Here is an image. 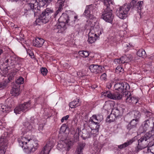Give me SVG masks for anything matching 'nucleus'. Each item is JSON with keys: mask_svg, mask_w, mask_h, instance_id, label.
Wrapping results in <instances>:
<instances>
[{"mask_svg": "<svg viewBox=\"0 0 154 154\" xmlns=\"http://www.w3.org/2000/svg\"><path fill=\"white\" fill-rule=\"evenodd\" d=\"M20 145L25 150L26 153L33 152L37 149L38 144L37 141L26 137H22L21 140H19Z\"/></svg>", "mask_w": 154, "mask_h": 154, "instance_id": "nucleus-1", "label": "nucleus"}, {"mask_svg": "<svg viewBox=\"0 0 154 154\" xmlns=\"http://www.w3.org/2000/svg\"><path fill=\"white\" fill-rule=\"evenodd\" d=\"M151 137H154V130H152L146 133L138 140V145L136 148V152L146 148L148 144V141Z\"/></svg>", "mask_w": 154, "mask_h": 154, "instance_id": "nucleus-2", "label": "nucleus"}, {"mask_svg": "<svg viewBox=\"0 0 154 154\" xmlns=\"http://www.w3.org/2000/svg\"><path fill=\"white\" fill-rule=\"evenodd\" d=\"M53 14L54 10L53 8H47L42 12L39 19H37L35 21H38L39 20H41L42 23H46L48 22L51 18H53Z\"/></svg>", "mask_w": 154, "mask_h": 154, "instance_id": "nucleus-3", "label": "nucleus"}, {"mask_svg": "<svg viewBox=\"0 0 154 154\" xmlns=\"http://www.w3.org/2000/svg\"><path fill=\"white\" fill-rule=\"evenodd\" d=\"M132 6H130L127 4H124L120 7L116 11L117 16L121 19H125L127 16L128 13L130 10V8Z\"/></svg>", "mask_w": 154, "mask_h": 154, "instance_id": "nucleus-4", "label": "nucleus"}, {"mask_svg": "<svg viewBox=\"0 0 154 154\" xmlns=\"http://www.w3.org/2000/svg\"><path fill=\"white\" fill-rule=\"evenodd\" d=\"M55 140L49 139L47 142L46 145L44 147L39 154H49L51 149L55 144Z\"/></svg>", "mask_w": 154, "mask_h": 154, "instance_id": "nucleus-5", "label": "nucleus"}, {"mask_svg": "<svg viewBox=\"0 0 154 154\" xmlns=\"http://www.w3.org/2000/svg\"><path fill=\"white\" fill-rule=\"evenodd\" d=\"M129 85L126 83H118L115 84L114 88L116 91H118L119 93L125 92L124 90L127 91L129 89Z\"/></svg>", "mask_w": 154, "mask_h": 154, "instance_id": "nucleus-6", "label": "nucleus"}, {"mask_svg": "<svg viewBox=\"0 0 154 154\" xmlns=\"http://www.w3.org/2000/svg\"><path fill=\"white\" fill-rule=\"evenodd\" d=\"M95 8L92 5H89L86 7L84 14L88 19H93L94 17L93 14L95 12Z\"/></svg>", "mask_w": 154, "mask_h": 154, "instance_id": "nucleus-7", "label": "nucleus"}, {"mask_svg": "<svg viewBox=\"0 0 154 154\" xmlns=\"http://www.w3.org/2000/svg\"><path fill=\"white\" fill-rule=\"evenodd\" d=\"M103 95L109 99L114 100H120L122 97V94L117 91L112 93L109 91H107L104 93Z\"/></svg>", "mask_w": 154, "mask_h": 154, "instance_id": "nucleus-8", "label": "nucleus"}, {"mask_svg": "<svg viewBox=\"0 0 154 154\" xmlns=\"http://www.w3.org/2000/svg\"><path fill=\"white\" fill-rule=\"evenodd\" d=\"M123 95H125V97L126 103L134 104L137 103L138 101V98L133 96L131 92H127L125 91Z\"/></svg>", "mask_w": 154, "mask_h": 154, "instance_id": "nucleus-9", "label": "nucleus"}, {"mask_svg": "<svg viewBox=\"0 0 154 154\" xmlns=\"http://www.w3.org/2000/svg\"><path fill=\"white\" fill-rule=\"evenodd\" d=\"M103 32L102 29L99 27L91 28L88 33V36L97 38L102 34Z\"/></svg>", "mask_w": 154, "mask_h": 154, "instance_id": "nucleus-10", "label": "nucleus"}, {"mask_svg": "<svg viewBox=\"0 0 154 154\" xmlns=\"http://www.w3.org/2000/svg\"><path fill=\"white\" fill-rule=\"evenodd\" d=\"M8 140L5 137L0 138V154H4L7 147Z\"/></svg>", "mask_w": 154, "mask_h": 154, "instance_id": "nucleus-11", "label": "nucleus"}, {"mask_svg": "<svg viewBox=\"0 0 154 154\" xmlns=\"http://www.w3.org/2000/svg\"><path fill=\"white\" fill-rule=\"evenodd\" d=\"M103 119V117L102 115H99L97 116L96 115H93L91 117L88 121V124L89 125L91 124H97V125H99V124Z\"/></svg>", "mask_w": 154, "mask_h": 154, "instance_id": "nucleus-12", "label": "nucleus"}, {"mask_svg": "<svg viewBox=\"0 0 154 154\" xmlns=\"http://www.w3.org/2000/svg\"><path fill=\"white\" fill-rule=\"evenodd\" d=\"M149 127H152L150 118L144 122L143 127H141L139 129V133H141L146 131Z\"/></svg>", "mask_w": 154, "mask_h": 154, "instance_id": "nucleus-13", "label": "nucleus"}, {"mask_svg": "<svg viewBox=\"0 0 154 154\" xmlns=\"http://www.w3.org/2000/svg\"><path fill=\"white\" fill-rule=\"evenodd\" d=\"M113 103H109L106 105L108 106H109L110 107V108H111L112 106H113V108H112L111 112L117 117L121 115L120 107L116 106H113Z\"/></svg>", "mask_w": 154, "mask_h": 154, "instance_id": "nucleus-14", "label": "nucleus"}, {"mask_svg": "<svg viewBox=\"0 0 154 154\" xmlns=\"http://www.w3.org/2000/svg\"><path fill=\"white\" fill-rule=\"evenodd\" d=\"M14 102L12 100H11L9 102L8 105H6L0 104V110L3 112H7L12 107L14 106Z\"/></svg>", "mask_w": 154, "mask_h": 154, "instance_id": "nucleus-15", "label": "nucleus"}, {"mask_svg": "<svg viewBox=\"0 0 154 154\" xmlns=\"http://www.w3.org/2000/svg\"><path fill=\"white\" fill-rule=\"evenodd\" d=\"M38 3V0H30V3H28L27 5L29 9L27 10V11H29L30 10H32L34 12V15H35L36 13L34 10L37 8Z\"/></svg>", "mask_w": 154, "mask_h": 154, "instance_id": "nucleus-16", "label": "nucleus"}, {"mask_svg": "<svg viewBox=\"0 0 154 154\" xmlns=\"http://www.w3.org/2000/svg\"><path fill=\"white\" fill-rule=\"evenodd\" d=\"M138 0H131L130 3V5L132 6V8H136L139 12L142 8V5L143 4V2L139 1L137 3V2Z\"/></svg>", "mask_w": 154, "mask_h": 154, "instance_id": "nucleus-17", "label": "nucleus"}, {"mask_svg": "<svg viewBox=\"0 0 154 154\" xmlns=\"http://www.w3.org/2000/svg\"><path fill=\"white\" fill-rule=\"evenodd\" d=\"M66 29V26L64 23L60 22L54 26V30L57 33H62Z\"/></svg>", "mask_w": 154, "mask_h": 154, "instance_id": "nucleus-18", "label": "nucleus"}, {"mask_svg": "<svg viewBox=\"0 0 154 154\" xmlns=\"http://www.w3.org/2000/svg\"><path fill=\"white\" fill-rule=\"evenodd\" d=\"M93 125L91 128L90 127L91 129L90 132L91 136L93 137H95L98 134L99 129L100 128V125H97V124H92Z\"/></svg>", "mask_w": 154, "mask_h": 154, "instance_id": "nucleus-19", "label": "nucleus"}, {"mask_svg": "<svg viewBox=\"0 0 154 154\" xmlns=\"http://www.w3.org/2000/svg\"><path fill=\"white\" fill-rule=\"evenodd\" d=\"M45 42L44 40L39 38H36L35 40L33 41V46L37 47H41Z\"/></svg>", "mask_w": 154, "mask_h": 154, "instance_id": "nucleus-20", "label": "nucleus"}, {"mask_svg": "<svg viewBox=\"0 0 154 154\" xmlns=\"http://www.w3.org/2000/svg\"><path fill=\"white\" fill-rule=\"evenodd\" d=\"M60 20H61L60 22L61 23H64L66 26V23H69V24H71V19L69 18L68 15L66 14H64L60 18Z\"/></svg>", "mask_w": 154, "mask_h": 154, "instance_id": "nucleus-21", "label": "nucleus"}, {"mask_svg": "<svg viewBox=\"0 0 154 154\" xmlns=\"http://www.w3.org/2000/svg\"><path fill=\"white\" fill-rule=\"evenodd\" d=\"M20 85H15L12 88L11 91V93L12 96H16L20 94Z\"/></svg>", "mask_w": 154, "mask_h": 154, "instance_id": "nucleus-22", "label": "nucleus"}, {"mask_svg": "<svg viewBox=\"0 0 154 154\" xmlns=\"http://www.w3.org/2000/svg\"><path fill=\"white\" fill-rule=\"evenodd\" d=\"M138 119H133L127 126V129L130 130L133 128H135L136 127V125L138 123Z\"/></svg>", "mask_w": 154, "mask_h": 154, "instance_id": "nucleus-23", "label": "nucleus"}, {"mask_svg": "<svg viewBox=\"0 0 154 154\" xmlns=\"http://www.w3.org/2000/svg\"><path fill=\"white\" fill-rule=\"evenodd\" d=\"M67 147L68 149L70 146L63 142H62L61 143H59L57 145V148L59 150H66Z\"/></svg>", "mask_w": 154, "mask_h": 154, "instance_id": "nucleus-24", "label": "nucleus"}, {"mask_svg": "<svg viewBox=\"0 0 154 154\" xmlns=\"http://www.w3.org/2000/svg\"><path fill=\"white\" fill-rule=\"evenodd\" d=\"M85 145V143H79L78 146L75 151V154H83L82 149H84Z\"/></svg>", "mask_w": 154, "mask_h": 154, "instance_id": "nucleus-25", "label": "nucleus"}, {"mask_svg": "<svg viewBox=\"0 0 154 154\" xmlns=\"http://www.w3.org/2000/svg\"><path fill=\"white\" fill-rule=\"evenodd\" d=\"M134 138H133L132 139L128 141L123 144L119 145L118 146V147L120 149H123L131 144L134 141Z\"/></svg>", "mask_w": 154, "mask_h": 154, "instance_id": "nucleus-26", "label": "nucleus"}, {"mask_svg": "<svg viewBox=\"0 0 154 154\" xmlns=\"http://www.w3.org/2000/svg\"><path fill=\"white\" fill-rule=\"evenodd\" d=\"M5 63H8V67H13L15 63V59L13 57H11L9 59H7L5 61Z\"/></svg>", "mask_w": 154, "mask_h": 154, "instance_id": "nucleus-27", "label": "nucleus"}, {"mask_svg": "<svg viewBox=\"0 0 154 154\" xmlns=\"http://www.w3.org/2000/svg\"><path fill=\"white\" fill-rule=\"evenodd\" d=\"M20 105L23 112H26L30 109V101L25 102L24 103Z\"/></svg>", "mask_w": 154, "mask_h": 154, "instance_id": "nucleus-28", "label": "nucleus"}, {"mask_svg": "<svg viewBox=\"0 0 154 154\" xmlns=\"http://www.w3.org/2000/svg\"><path fill=\"white\" fill-rule=\"evenodd\" d=\"M82 134H81V136L84 139L90 138L91 137V134L89 130L88 131V130L86 129H83L82 131Z\"/></svg>", "mask_w": 154, "mask_h": 154, "instance_id": "nucleus-29", "label": "nucleus"}, {"mask_svg": "<svg viewBox=\"0 0 154 154\" xmlns=\"http://www.w3.org/2000/svg\"><path fill=\"white\" fill-rule=\"evenodd\" d=\"M79 99H77L70 102L69 104V107L73 108L80 106V103H79Z\"/></svg>", "mask_w": 154, "mask_h": 154, "instance_id": "nucleus-30", "label": "nucleus"}, {"mask_svg": "<svg viewBox=\"0 0 154 154\" xmlns=\"http://www.w3.org/2000/svg\"><path fill=\"white\" fill-rule=\"evenodd\" d=\"M116 118H117V117L112 112H111L110 114L107 118L106 120V122H113L115 120Z\"/></svg>", "mask_w": 154, "mask_h": 154, "instance_id": "nucleus-31", "label": "nucleus"}, {"mask_svg": "<svg viewBox=\"0 0 154 154\" xmlns=\"http://www.w3.org/2000/svg\"><path fill=\"white\" fill-rule=\"evenodd\" d=\"M79 131L80 129L79 128H76L75 132L74 135V138H73V140L74 142H77L79 140Z\"/></svg>", "mask_w": 154, "mask_h": 154, "instance_id": "nucleus-32", "label": "nucleus"}, {"mask_svg": "<svg viewBox=\"0 0 154 154\" xmlns=\"http://www.w3.org/2000/svg\"><path fill=\"white\" fill-rule=\"evenodd\" d=\"M25 129L26 132H29L31 131L32 129V126L28 122L25 123Z\"/></svg>", "mask_w": 154, "mask_h": 154, "instance_id": "nucleus-33", "label": "nucleus"}, {"mask_svg": "<svg viewBox=\"0 0 154 154\" xmlns=\"http://www.w3.org/2000/svg\"><path fill=\"white\" fill-rule=\"evenodd\" d=\"M131 113L134 116V117L135 119H137L139 120L141 116L140 112L137 110L133 111Z\"/></svg>", "mask_w": 154, "mask_h": 154, "instance_id": "nucleus-34", "label": "nucleus"}, {"mask_svg": "<svg viewBox=\"0 0 154 154\" xmlns=\"http://www.w3.org/2000/svg\"><path fill=\"white\" fill-rule=\"evenodd\" d=\"M98 67L97 65L91 64L89 66V69L91 72L95 73L97 72V69Z\"/></svg>", "mask_w": 154, "mask_h": 154, "instance_id": "nucleus-35", "label": "nucleus"}, {"mask_svg": "<svg viewBox=\"0 0 154 154\" xmlns=\"http://www.w3.org/2000/svg\"><path fill=\"white\" fill-rule=\"evenodd\" d=\"M137 55L140 57H146V53L145 51L143 49L139 50L137 53Z\"/></svg>", "mask_w": 154, "mask_h": 154, "instance_id": "nucleus-36", "label": "nucleus"}, {"mask_svg": "<svg viewBox=\"0 0 154 154\" xmlns=\"http://www.w3.org/2000/svg\"><path fill=\"white\" fill-rule=\"evenodd\" d=\"M14 112L16 114H20L23 111L20 105L17 106L14 110Z\"/></svg>", "mask_w": 154, "mask_h": 154, "instance_id": "nucleus-37", "label": "nucleus"}, {"mask_svg": "<svg viewBox=\"0 0 154 154\" xmlns=\"http://www.w3.org/2000/svg\"><path fill=\"white\" fill-rule=\"evenodd\" d=\"M79 53L82 57H88L89 54L88 52L87 51H79Z\"/></svg>", "mask_w": 154, "mask_h": 154, "instance_id": "nucleus-38", "label": "nucleus"}, {"mask_svg": "<svg viewBox=\"0 0 154 154\" xmlns=\"http://www.w3.org/2000/svg\"><path fill=\"white\" fill-rule=\"evenodd\" d=\"M8 82V80H5L0 83V90H2L5 88L7 86Z\"/></svg>", "mask_w": 154, "mask_h": 154, "instance_id": "nucleus-39", "label": "nucleus"}, {"mask_svg": "<svg viewBox=\"0 0 154 154\" xmlns=\"http://www.w3.org/2000/svg\"><path fill=\"white\" fill-rule=\"evenodd\" d=\"M121 63H128L130 60V59L127 57L126 56H122L121 57Z\"/></svg>", "mask_w": 154, "mask_h": 154, "instance_id": "nucleus-40", "label": "nucleus"}, {"mask_svg": "<svg viewBox=\"0 0 154 154\" xmlns=\"http://www.w3.org/2000/svg\"><path fill=\"white\" fill-rule=\"evenodd\" d=\"M24 79L21 77H19L16 81V83L18 85L21 84L24 82Z\"/></svg>", "mask_w": 154, "mask_h": 154, "instance_id": "nucleus-41", "label": "nucleus"}, {"mask_svg": "<svg viewBox=\"0 0 154 154\" xmlns=\"http://www.w3.org/2000/svg\"><path fill=\"white\" fill-rule=\"evenodd\" d=\"M64 0H58L57 4L59 7L62 8L64 5Z\"/></svg>", "mask_w": 154, "mask_h": 154, "instance_id": "nucleus-42", "label": "nucleus"}, {"mask_svg": "<svg viewBox=\"0 0 154 154\" xmlns=\"http://www.w3.org/2000/svg\"><path fill=\"white\" fill-rule=\"evenodd\" d=\"M97 37H91L88 36V42L90 44L94 43L96 40Z\"/></svg>", "mask_w": 154, "mask_h": 154, "instance_id": "nucleus-43", "label": "nucleus"}, {"mask_svg": "<svg viewBox=\"0 0 154 154\" xmlns=\"http://www.w3.org/2000/svg\"><path fill=\"white\" fill-rule=\"evenodd\" d=\"M124 70L121 66H118L116 68L115 72L117 73H119L120 72H123Z\"/></svg>", "mask_w": 154, "mask_h": 154, "instance_id": "nucleus-44", "label": "nucleus"}, {"mask_svg": "<svg viewBox=\"0 0 154 154\" xmlns=\"http://www.w3.org/2000/svg\"><path fill=\"white\" fill-rule=\"evenodd\" d=\"M97 69V72H96V73H101L103 72L104 70V68L101 66L98 65V67Z\"/></svg>", "mask_w": 154, "mask_h": 154, "instance_id": "nucleus-45", "label": "nucleus"}, {"mask_svg": "<svg viewBox=\"0 0 154 154\" xmlns=\"http://www.w3.org/2000/svg\"><path fill=\"white\" fill-rule=\"evenodd\" d=\"M62 8L59 7L58 9L55 12H54V11L53 15V18H55L58 14L61 11V9Z\"/></svg>", "mask_w": 154, "mask_h": 154, "instance_id": "nucleus-46", "label": "nucleus"}, {"mask_svg": "<svg viewBox=\"0 0 154 154\" xmlns=\"http://www.w3.org/2000/svg\"><path fill=\"white\" fill-rule=\"evenodd\" d=\"M41 73L44 75H45L48 72L47 69L45 68H42L41 69Z\"/></svg>", "mask_w": 154, "mask_h": 154, "instance_id": "nucleus-47", "label": "nucleus"}, {"mask_svg": "<svg viewBox=\"0 0 154 154\" xmlns=\"http://www.w3.org/2000/svg\"><path fill=\"white\" fill-rule=\"evenodd\" d=\"M106 74L105 73L103 74L100 77L101 80L103 81H105L106 79Z\"/></svg>", "mask_w": 154, "mask_h": 154, "instance_id": "nucleus-48", "label": "nucleus"}, {"mask_svg": "<svg viewBox=\"0 0 154 154\" xmlns=\"http://www.w3.org/2000/svg\"><path fill=\"white\" fill-rule=\"evenodd\" d=\"M69 117L68 115H67L66 116L63 117L61 119V121L62 122H63L64 120H66Z\"/></svg>", "mask_w": 154, "mask_h": 154, "instance_id": "nucleus-49", "label": "nucleus"}, {"mask_svg": "<svg viewBox=\"0 0 154 154\" xmlns=\"http://www.w3.org/2000/svg\"><path fill=\"white\" fill-rule=\"evenodd\" d=\"M78 18V16H75L74 17V19L73 20H71V24H72L75 23V21Z\"/></svg>", "mask_w": 154, "mask_h": 154, "instance_id": "nucleus-50", "label": "nucleus"}, {"mask_svg": "<svg viewBox=\"0 0 154 154\" xmlns=\"http://www.w3.org/2000/svg\"><path fill=\"white\" fill-rule=\"evenodd\" d=\"M53 0H38L39 2H44L46 3H49L52 1Z\"/></svg>", "mask_w": 154, "mask_h": 154, "instance_id": "nucleus-51", "label": "nucleus"}, {"mask_svg": "<svg viewBox=\"0 0 154 154\" xmlns=\"http://www.w3.org/2000/svg\"><path fill=\"white\" fill-rule=\"evenodd\" d=\"M14 76L13 75V73L11 74L10 75L9 77L8 78V80H9V81H10L11 80H12Z\"/></svg>", "mask_w": 154, "mask_h": 154, "instance_id": "nucleus-52", "label": "nucleus"}, {"mask_svg": "<svg viewBox=\"0 0 154 154\" xmlns=\"http://www.w3.org/2000/svg\"><path fill=\"white\" fill-rule=\"evenodd\" d=\"M112 86V85L111 83L110 82H108L106 85V87L108 89H109L111 88Z\"/></svg>", "mask_w": 154, "mask_h": 154, "instance_id": "nucleus-53", "label": "nucleus"}, {"mask_svg": "<svg viewBox=\"0 0 154 154\" xmlns=\"http://www.w3.org/2000/svg\"><path fill=\"white\" fill-rule=\"evenodd\" d=\"M152 124V127L154 128V118L150 117Z\"/></svg>", "mask_w": 154, "mask_h": 154, "instance_id": "nucleus-54", "label": "nucleus"}, {"mask_svg": "<svg viewBox=\"0 0 154 154\" xmlns=\"http://www.w3.org/2000/svg\"><path fill=\"white\" fill-rule=\"evenodd\" d=\"M115 62H116L119 64L121 63V58L119 59H116L115 60Z\"/></svg>", "mask_w": 154, "mask_h": 154, "instance_id": "nucleus-55", "label": "nucleus"}, {"mask_svg": "<svg viewBox=\"0 0 154 154\" xmlns=\"http://www.w3.org/2000/svg\"><path fill=\"white\" fill-rule=\"evenodd\" d=\"M29 55L31 57V58H34V54L31 51L30 53H29Z\"/></svg>", "mask_w": 154, "mask_h": 154, "instance_id": "nucleus-56", "label": "nucleus"}, {"mask_svg": "<svg viewBox=\"0 0 154 154\" xmlns=\"http://www.w3.org/2000/svg\"><path fill=\"white\" fill-rule=\"evenodd\" d=\"M126 46L128 48H130V47H132V45H131L130 44H129L128 45L127 44Z\"/></svg>", "mask_w": 154, "mask_h": 154, "instance_id": "nucleus-57", "label": "nucleus"}, {"mask_svg": "<svg viewBox=\"0 0 154 154\" xmlns=\"http://www.w3.org/2000/svg\"><path fill=\"white\" fill-rule=\"evenodd\" d=\"M152 150L154 152V143L152 146Z\"/></svg>", "mask_w": 154, "mask_h": 154, "instance_id": "nucleus-58", "label": "nucleus"}, {"mask_svg": "<svg viewBox=\"0 0 154 154\" xmlns=\"http://www.w3.org/2000/svg\"><path fill=\"white\" fill-rule=\"evenodd\" d=\"M3 53V50L2 49H0V55L2 54Z\"/></svg>", "mask_w": 154, "mask_h": 154, "instance_id": "nucleus-59", "label": "nucleus"}, {"mask_svg": "<svg viewBox=\"0 0 154 154\" xmlns=\"http://www.w3.org/2000/svg\"><path fill=\"white\" fill-rule=\"evenodd\" d=\"M149 114H148V115H150V114H151L150 112H149Z\"/></svg>", "mask_w": 154, "mask_h": 154, "instance_id": "nucleus-60", "label": "nucleus"}]
</instances>
